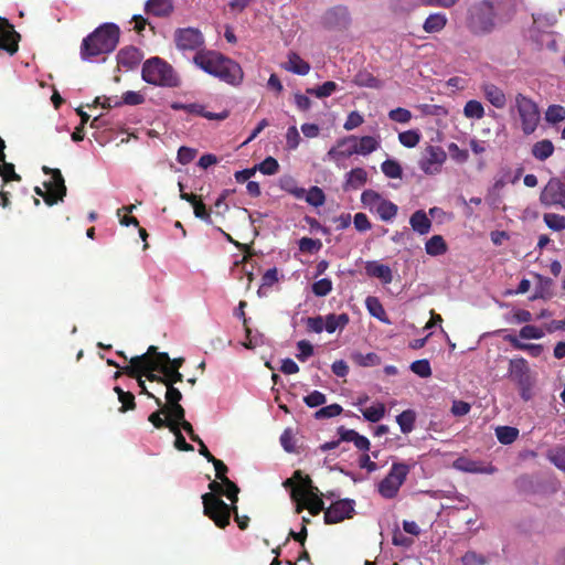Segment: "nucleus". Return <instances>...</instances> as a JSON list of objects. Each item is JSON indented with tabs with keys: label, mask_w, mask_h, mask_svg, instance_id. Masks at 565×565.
Masks as SVG:
<instances>
[{
	"label": "nucleus",
	"mask_w": 565,
	"mask_h": 565,
	"mask_svg": "<svg viewBox=\"0 0 565 565\" xmlns=\"http://www.w3.org/2000/svg\"><path fill=\"white\" fill-rule=\"evenodd\" d=\"M535 278L537 280V284H536V287H535V292L531 297V299L532 300H536V299L547 300V299H551L554 296V291H553L554 282H553V280L551 278L545 277V276L540 275V274H535Z\"/></svg>",
	"instance_id": "23"
},
{
	"label": "nucleus",
	"mask_w": 565,
	"mask_h": 565,
	"mask_svg": "<svg viewBox=\"0 0 565 565\" xmlns=\"http://www.w3.org/2000/svg\"><path fill=\"white\" fill-rule=\"evenodd\" d=\"M343 408L339 404H331L324 407H321L315 413L316 419H324L332 418L339 416L342 413Z\"/></svg>",
	"instance_id": "53"
},
{
	"label": "nucleus",
	"mask_w": 565,
	"mask_h": 565,
	"mask_svg": "<svg viewBox=\"0 0 565 565\" xmlns=\"http://www.w3.org/2000/svg\"><path fill=\"white\" fill-rule=\"evenodd\" d=\"M280 444L287 452H296V440L291 428H287L282 431Z\"/></svg>",
	"instance_id": "57"
},
{
	"label": "nucleus",
	"mask_w": 565,
	"mask_h": 565,
	"mask_svg": "<svg viewBox=\"0 0 565 565\" xmlns=\"http://www.w3.org/2000/svg\"><path fill=\"white\" fill-rule=\"evenodd\" d=\"M411 467L404 462H394L387 476L379 483V493L384 499H394L405 482Z\"/></svg>",
	"instance_id": "9"
},
{
	"label": "nucleus",
	"mask_w": 565,
	"mask_h": 565,
	"mask_svg": "<svg viewBox=\"0 0 565 565\" xmlns=\"http://www.w3.org/2000/svg\"><path fill=\"white\" fill-rule=\"evenodd\" d=\"M540 202L545 207L559 206L565 210V170L561 177L548 180L541 191Z\"/></svg>",
	"instance_id": "11"
},
{
	"label": "nucleus",
	"mask_w": 565,
	"mask_h": 565,
	"mask_svg": "<svg viewBox=\"0 0 565 565\" xmlns=\"http://www.w3.org/2000/svg\"><path fill=\"white\" fill-rule=\"evenodd\" d=\"M306 202L315 207L322 206L326 202L324 192L319 186H311L307 191Z\"/></svg>",
	"instance_id": "48"
},
{
	"label": "nucleus",
	"mask_w": 565,
	"mask_h": 565,
	"mask_svg": "<svg viewBox=\"0 0 565 565\" xmlns=\"http://www.w3.org/2000/svg\"><path fill=\"white\" fill-rule=\"evenodd\" d=\"M412 228L420 235L429 233L431 228V221L423 210L414 212L409 218Z\"/></svg>",
	"instance_id": "27"
},
{
	"label": "nucleus",
	"mask_w": 565,
	"mask_h": 565,
	"mask_svg": "<svg viewBox=\"0 0 565 565\" xmlns=\"http://www.w3.org/2000/svg\"><path fill=\"white\" fill-rule=\"evenodd\" d=\"M500 17L495 13L490 2L480 0L472 3L466 17V26L476 36L488 35L497 28V20Z\"/></svg>",
	"instance_id": "4"
},
{
	"label": "nucleus",
	"mask_w": 565,
	"mask_h": 565,
	"mask_svg": "<svg viewBox=\"0 0 565 565\" xmlns=\"http://www.w3.org/2000/svg\"><path fill=\"white\" fill-rule=\"evenodd\" d=\"M173 109H182L189 114L198 115L204 117L209 120H224L230 116L228 110H223L221 113H211L205 111L204 106L198 103L192 104H173Z\"/></svg>",
	"instance_id": "18"
},
{
	"label": "nucleus",
	"mask_w": 565,
	"mask_h": 565,
	"mask_svg": "<svg viewBox=\"0 0 565 565\" xmlns=\"http://www.w3.org/2000/svg\"><path fill=\"white\" fill-rule=\"evenodd\" d=\"M193 62L205 73L217 77L231 86H238L244 79V72L241 65L216 51H198Z\"/></svg>",
	"instance_id": "2"
},
{
	"label": "nucleus",
	"mask_w": 565,
	"mask_h": 565,
	"mask_svg": "<svg viewBox=\"0 0 565 565\" xmlns=\"http://www.w3.org/2000/svg\"><path fill=\"white\" fill-rule=\"evenodd\" d=\"M170 361V356L166 352H159L156 345H150L146 353L132 356L129 365L121 369V372H116L115 377L120 376L121 373L128 376H139L146 374L150 382H158L163 385H174L183 381V375L178 370L164 367V364Z\"/></svg>",
	"instance_id": "1"
},
{
	"label": "nucleus",
	"mask_w": 565,
	"mask_h": 565,
	"mask_svg": "<svg viewBox=\"0 0 565 565\" xmlns=\"http://www.w3.org/2000/svg\"><path fill=\"white\" fill-rule=\"evenodd\" d=\"M509 377L516 383L520 396L527 402L532 398L535 380L527 361L524 358L511 359L509 362Z\"/></svg>",
	"instance_id": "7"
},
{
	"label": "nucleus",
	"mask_w": 565,
	"mask_h": 565,
	"mask_svg": "<svg viewBox=\"0 0 565 565\" xmlns=\"http://www.w3.org/2000/svg\"><path fill=\"white\" fill-rule=\"evenodd\" d=\"M388 118L393 121L407 124L412 119V113L402 107L390 110Z\"/></svg>",
	"instance_id": "61"
},
{
	"label": "nucleus",
	"mask_w": 565,
	"mask_h": 565,
	"mask_svg": "<svg viewBox=\"0 0 565 565\" xmlns=\"http://www.w3.org/2000/svg\"><path fill=\"white\" fill-rule=\"evenodd\" d=\"M160 409L151 413L148 417V420L157 428V429H161L163 427H167L170 429L172 422L171 420H168V417H167V408L166 406H159Z\"/></svg>",
	"instance_id": "39"
},
{
	"label": "nucleus",
	"mask_w": 565,
	"mask_h": 565,
	"mask_svg": "<svg viewBox=\"0 0 565 565\" xmlns=\"http://www.w3.org/2000/svg\"><path fill=\"white\" fill-rule=\"evenodd\" d=\"M332 290V281L322 278L312 284V292L318 297L327 296Z\"/></svg>",
	"instance_id": "59"
},
{
	"label": "nucleus",
	"mask_w": 565,
	"mask_h": 565,
	"mask_svg": "<svg viewBox=\"0 0 565 565\" xmlns=\"http://www.w3.org/2000/svg\"><path fill=\"white\" fill-rule=\"evenodd\" d=\"M255 168L265 175H274L279 171V163L274 157H267Z\"/></svg>",
	"instance_id": "51"
},
{
	"label": "nucleus",
	"mask_w": 565,
	"mask_h": 565,
	"mask_svg": "<svg viewBox=\"0 0 565 565\" xmlns=\"http://www.w3.org/2000/svg\"><path fill=\"white\" fill-rule=\"evenodd\" d=\"M352 141H356V137L353 135L338 139L335 145L327 152L328 159L339 164L341 160L355 154L356 150Z\"/></svg>",
	"instance_id": "16"
},
{
	"label": "nucleus",
	"mask_w": 565,
	"mask_h": 565,
	"mask_svg": "<svg viewBox=\"0 0 565 565\" xmlns=\"http://www.w3.org/2000/svg\"><path fill=\"white\" fill-rule=\"evenodd\" d=\"M548 459L558 469L565 471V447H557L550 451Z\"/></svg>",
	"instance_id": "62"
},
{
	"label": "nucleus",
	"mask_w": 565,
	"mask_h": 565,
	"mask_svg": "<svg viewBox=\"0 0 565 565\" xmlns=\"http://www.w3.org/2000/svg\"><path fill=\"white\" fill-rule=\"evenodd\" d=\"M350 322V317L348 313H329L324 317V326L326 331L328 333H333L337 330H343Z\"/></svg>",
	"instance_id": "28"
},
{
	"label": "nucleus",
	"mask_w": 565,
	"mask_h": 565,
	"mask_svg": "<svg viewBox=\"0 0 565 565\" xmlns=\"http://www.w3.org/2000/svg\"><path fill=\"white\" fill-rule=\"evenodd\" d=\"M366 274L370 277L379 278L383 284H390L393 280V274L390 266L377 262H369L365 266Z\"/></svg>",
	"instance_id": "25"
},
{
	"label": "nucleus",
	"mask_w": 565,
	"mask_h": 565,
	"mask_svg": "<svg viewBox=\"0 0 565 565\" xmlns=\"http://www.w3.org/2000/svg\"><path fill=\"white\" fill-rule=\"evenodd\" d=\"M482 93L486 99L495 108L502 109L507 105L504 92L494 84L487 83L482 85Z\"/></svg>",
	"instance_id": "21"
},
{
	"label": "nucleus",
	"mask_w": 565,
	"mask_h": 565,
	"mask_svg": "<svg viewBox=\"0 0 565 565\" xmlns=\"http://www.w3.org/2000/svg\"><path fill=\"white\" fill-rule=\"evenodd\" d=\"M463 114L467 118L481 119L484 116V108L480 102L471 99L466 103Z\"/></svg>",
	"instance_id": "46"
},
{
	"label": "nucleus",
	"mask_w": 565,
	"mask_h": 565,
	"mask_svg": "<svg viewBox=\"0 0 565 565\" xmlns=\"http://www.w3.org/2000/svg\"><path fill=\"white\" fill-rule=\"evenodd\" d=\"M141 76L145 82L156 86L172 88L180 85V78L173 67L158 56L143 63Z\"/></svg>",
	"instance_id": "5"
},
{
	"label": "nucleus",
	"mask_w": 565,
	"mask_h": 565,
	"mask_svg": "<svg viewBox=\"0 0 565 565\" xmlns=\"http://www.w3.org/2000/svg\"><path fill=\"white\" fill-rule=\"evenodd\" d=\"M461 561L463 565H486V558L473 551H468Z\"/></svg>",
	"instance_id": "64"
},
{
	"label": "nucleus",
	"mask_w": 565,
	"mask_h": 565,
	"mask_svg": "<svg viewBox=\"0 0 565 565\" xmlns=\"http://www.w3.org/2000/svg\"><path fill=\"white\" fill-rule=\"evenodd\" d=\"M495 436L501 444L510 445L516 440L519 429L511 426H499L495 429Z\"/></svg>",
	"instance_id": "38"
},
{
	"label": "nucleus",
	"mask_w": 565,
	"mask_h": 565,
	"mask_svg": "<svg viewBox=\"0 0 565 565\" xmlns=\"http://www.w3.org/2000/svg\"><path fill=\"white\" fill-rule=\"evenodd\" d=\"M299 353L296 355L301 362L307 361L313 354V345L308 340H300L297 343Z\"/></svg>",
	"instance_id": "63"
},
{
	"label": "nucleus",
	"mask_w": 565,
	"mask_h": 565,
	"mask_svg": "<svg viewBox=\"0 0 565 565\" xmlns=\"http://www.w3.org/2000/svg\"><path fill=\"white\" fill-rule=\"evenodd\" d=\"M545 120L555 125L565 120V107L562 105H550L545 111Z\"/></svg>",
	"instance_id": "43"
},
{
	"label": "nucleus",
	"mask_w": 565,
	"mask_h": 565,
	"mask_svg": "<svg viewBox=\"0 0 565 565\" xmlns=\"http://www.w3.org/2000/svg\"><path fill=\"white\" fill-rule=\"evenodd\" d=\"M446 158L447 154L441 147L429 145L425 148L419 167L426 174H435L440 171Z\"/></svg>",
	"instance_id": "14"
},
{
	"label": "nucleus",
	"mask_w": 565,
	"mask_h": 565,
	"mask_svg": "<svg viewBox=\"0 0 565 565\" xmlns=\"http://www.w3.org/2000/svg\"><path fill=\"white\" fill-rule=\"evenodd\" d=\"M396 422L403 434H409L415 427L416 413L413 409L403 411L397 415Z\"/></svg>",
	"instance_id": "34"
},
{
	"label": "nucleus",
	"mask_w": 565,
	"mask_h": 565,
	"mask_svg": "<svg viewBox=\"0 0 565 565\" xmlns=\"http://www.w3.org/2000/svg\"><path fill=\"white\" fill-rule=\"evenodd\" d=\"M0 175L4 182L21 180V177L14 170V166L12 163L6 162L4 159L0 164Z\"/></svg>",
	"instance_id": "56"
},
{
	"label": "nucleus",
	"mask_w": 565,
	"mask_h": 565,
	"mask_svg": "<svg viewBox=\"0 0 565 565\" xmlns=\"http://www.w3.org/2000/svg\"><path fill=\"white\" fill-rule=\"evenodd\" d=\"M294 479L300 481V487L302 489L301 491L299 489H295L292 491L294 498H296L298 493L305 498L312 492L319 491V489L316 486H313L311 478L309 476H302V472L300 470H296L294 472V478L287 479L284 486H291L294 483Z\"/></svg>",
	"instance_id": "20"
},
{
	"label": "nucleus",
	"mask_w": 565,
	"mask_h": 565,
	"mask_svg": "<svg viewBox=\"0 0 565 565\" xmlns=\"http://www.w3.org/2000/svg\"><path fill=\"white\" fill-rule=\"evenodd\" d=\"M446 24L447 18L444 13H433L427 17L423 28L427 33H436L441 31Z\"/></svg>",
	"instance_id": "32"
},
{
	"label": "nucleus",
	"mask_w": 565,
	"mask_h": 565,
	"mask_svg": "<svg viewBox=\"0 0 565 565\" xmlns=\"http://www.w3.org/2000/svg\"><path fill=\"white\" fill-rule=\"evenodd\" d=\"M42 171L45 174L51 175V180L45 181L43 183V186L45 189L44 202L49 206H52L58 202H62L64 200V198L66 196L67 190H66L65 180L62 175L61 170L43 166Z\"/></svg>",
	"instance_id": "10"
},
{
	"label": "nucleus",
	"mask_w": 565,
	"mask_h": 565,
	"mask_svg": "<svg viewBox=\"0 0 565 565\" xmlns=\"http://www.w3.org/2000/svg\"><path fill=\"white\" fill-rule=\"evenodd\" d=\"M322 244L320 239H313L310 237H302L299 241V249L302 253H309L312 254L315 252H318L321 248Z\"/></svg>",
	"instance_id": "58"
},
{
	"label": "nucleus",
	"mask_w": 565,
	"mask_h": 565,
	"mask_svg": "<svg viewBox=\"0 0 565 565\" xmlns=\"http://www.w3.org/2000/svg\"><path fill=\"white\" fill-rule=\"evenodd\" d=\"M355 501L352 499H341L333 502L324 510V523L337 524L347 519H352L355 514Z\"/></svg>",
	"instance_id": "12"
},
{
	"label": "nucleus",
	"mask_w": 565,
	"mask_h": 565,
	"mask_svg": "<svg viewBox=\"0 0 565 565\" xmlns=\"http://www.w3.org/2000/svg\"><path fill=\"white\" fill-rule=\"evenodd\" d=\"M245 307H246V302L239 301L238 309L236 311V316H237V318L242 319L243 326H244V329L246 332V341L243 343L244 347L247 349H254L257 345V343L254 342L252 339V335H250L252 331L248 327V319L246 318L245 311H244Z\"/></svg>",
	"instance_id": "41"
},
{
	"label": "nucleus",
	"mask_w": 565,
	"mask_h": 565,
	"mask_svg": "<svg viewBox=\"0 0 565 565\" xmlns=\"http://www.w3.org/2000/svg\"><path fill=\"white\" fill-rule=\"evenodd\" d=\"M170 431L174 435V447L180 451H193L194 448L192 445L186 443L184 436L182 435L181 430L175 426L171 425Z\"/></svg>",
	"instance_id": "54"
},
{
	"label": "nucleus",
	"mask_w": 565,
	"mask_h": 565,
	"mask_svg": "<svg viewBox=\"0 0 565 565\" xmlns=\"http://www.w3.org/2000/svg\"><path fill=\"white\" fill-rule=\"evenodd\" d=\"M365 307L372 317L379 319L383 323H386V324L392 323V321L388 319V317L386 315V311H385L383 305L381 303V301L377 297L369 296L365 299Z\"/></svg>",
	"instance_id": "26"
},
{
	"label": "nucleus",
	"mask_w": 565,
	"mask_h": 565,
	"mask_svg": "<svg viewBox=\"0 0 565 565\" xmlns=\"http://www.w3.org/2000/svg\"><path fill=\"white\" fill-rule=\"evenodd\" d=\"M224 479L225 480H223V484L225 488H223L222 495H225L231 501L230 505H236L238 501L239 488L235 482H233L228 478Z\"/></svg>",
	"instance_id": "50"
},
{
	"label": "nucleus",
	"mask_w": 565,
	"mask_h": 565,
	"mask_svg": "<svg viewBox=\"0 0 565 565\" xmlns=\"http://www.w3.org/2000/svg\"><path fill=\"white\" fill-rule=\"evenodd\" d=\"M337 88H338V85L335 82L328 81V82H324L320 86L308 88L307 94L313 95L318 98H324V97L330 96L332 93H334L337 90Z\"/></svg>",
	"instance_id": "42"
},
{
	"label": "nucleus",
	"mask_w": 565,
	"mask_h": 565,
	"mask_svg": "<svg viewBox=\"0 0 565 565\" xmlns=\"http://www.w3.org/2000/svg\"><path fill=\"white\" fill-rule=\"evenodd\" d=\"M411 370L420 377H429L431 375V367L429 361L426 359L414 361L411 364Z\"/></svg>",
	"instance_id": "55"
},
{
	"label": "nucleus",
	"mask_w": 565,
	"mask_h": 565,
	"mask_svg": "<svg viewBox=\"0 0 565 565\" xmlns=\"http://www.w3.org/2000/svg\"><path fill=\"white\" fill-rule=\"evenodd\" d=\"M448 246L441 235L431 236L425 244V250L430 256L444 255Z\"/></svg>",
	"instance_id": "30"
},
{
	"label": "nucleus",
	"mask_w": 565,
	"mask_h": 565,
	"mask_svg": "<svg viewBox=\"0 0 565 565\" xmlns=\"http://www.w3.org/2000/svg\"><path fill=\"white\" fill-rule=\"evenodd\" d=\"M367 181V173L363 168H354L347 174L345 189H359Z\"/></svg>",
	"instance_id": "31"
},
{
	"label": "nucleus",
	"mask_w": 565,
	"mask_h": 565,
	"mask_svg": "<svg viewBox=\"0 0 565 565\" xmlns=\"http://www.w3.org/2000/svg\"><path fill=\"white\" fill-rule=\"evenodd\" d=\"M543 218L548 228L553 231L565 230V216L556 213H546Z\"/></svg>",
	"instance_id": "52"
},
{
	"label": "nucleus",
	"mask_w": 565,
	"mask_h": 565,
	"mask_svg": "<svg viewBox=\"0 0 565 565\" xmlns=\"http://www.w3.org/2000/svg\"><path fill=\"white\" fill-rule=\"evenodd\" d=\"M20 34L7 19H0V50L13 55L19 50Z\"/></svg>",
	"instance_id": "15"
},
{
	"label": "nucleus",
	"mask_w": 565,
	"mask_h": 565,
	"mask_svg": "<svg viewBox=\"0 0 565 565\" xmlns=\"http://www.w3.org/2000/svg\"><path fill=\"white\" fill-rule=\"evenodd\" d=\"M142 58L141 52L139 49L135 46H126L119 50L117 54L118 65L132 70L136 67Z\"/></svg>",
	"instance_id": "19"
},
{
	"label": "nucleus",
	"mask_w": 565,
	"mask_h": 565,
	"mask_svg": "<svg viewBox=\"0 0 565 565\" xmlns=\"http://www.w3.org/2000/svg\"><path fill=\"white\" fill-rule=\"evenodd\" d=\"M174 42L180 51H196L204 45V35L196 28H180L174 32Z\"/></svg>",
	"instance_id": "13"
},
{
	"label": "nucleus",
	"mask_w": 565,
	"mask_h": 565,
	"mask_svg": "<svg viewBox=\"0 0 565 565\" xmlns=\"http://www.w3.org/2000/svg\"><path fill=\"white\" fill-rule=\"evenodd\" d=\"M375 210L382 221L388 222L396 216L398 207L395 203L388 200H382L376 205Z\"/></svg>",
	"instance_id": "35"
},
{
	"label": "nucleus",
	"mask_w": 565,
	"mask_h": 565,
	"mask_svg": "<svg viewBox=\"0 0 565 565\" xmlns=\"http://www.w3.org/2000/svg\"><path fill=\"white\" fill-rule=\"evenodd\" d=\"M320 491L312 492L305 497V504L306 508L309 510L311 515H318L320 512L324 511L327 508H324V503L321 499Z\"/></svg>",
	"instance_id": "36"
},
{
	"label": "nucleus",
	"mask_w": 565,
	"mask_h": 565,
	"mask_svg": "<svg viewBox=\"0 0 565 565\" xmlns=\"http://www.w3.org/2000/svg\"><path fill=\"white\" fill-rule=\"evenodd\" d=\"M114 391L118 395V399L121 403L119 408L120 413H126L136 408L135 395L132 393L125 392L120 386H115Z\"/></svg>",
	"instance_id": "37"
},
{
	"label": "nucleus",
	"mask_w": 565,
	"mask_h": 565,
	"mask_svg": "<svg viewBox=\"0 0 565 565\" xmlns=\"http://www.w3.org/2000/svg\"><path fill=\"white\" fill-rule=\"evenodd\" d=\"M168 420H171L179 428V423L185 420V409L180 403L166 406Z\"/></svg>",
	"instance_id": "47"
},
{
	"label": "nucleus",
	"mask_w": 565,
	"mask_h": 565,
	"mask_svg": "<svg viewBox=\"0 0 565 565\" xmlns=\"http://www.w3.org/2000/svg\"><path fill=\"white\" fill-rule=\"evenodd\" d=\"M554 152V145L548 139L537 141L532 147V154L535 159L544 161L550 158Z\"/></svg>",
	"instance_id": "33"
},
{
	"label": "nucleus",
	"mask_w": 565,
	"mask_h": 565,
	"mask_svg": "<svg viewBox=\"0 0 565 565\" xmlns=\"http://www.w3.org/2000/svg\"><path fill=\"white\" fill-rule=\"evenodd\" d=\"M120 30L115 23H103L83 39L79 55L83 61L107 55L115 51L119 43Z\"/></svg>",
	"instance_id": "3"
},
{
	"label": "nucleus",
	"mask_w": 565,
	"mask_h": 565,
	"mask_svg": "<svg viewBox=\"0 0 565 565\" xmlns=\"http://www.w3.org/2000/svg\"><path fill=\"white\" fill-rule=\"evenodd\" d=\"M422 135L418 130L412 129L398 134L399 142L406 148H414L420 141Z\"/></svg>",
	"instance_id": "45"
},
{
	"label": "nucleus",
	"mask_w": 565,
	"mask_h": 565,
	"mask_svg": "<svg viewBox=\"0 0 565 565\" xmlns=\"http://www.w3.org/2000/svg\"><path fill=\"white\" fill-rule=\"evenodd\" d=\"M352 360L355 364L360 365V366H376V365H380L381 364V358L374 353V352H370V353H366V354H362V353H353L352 354Z\"/></svg>",
	"instance_id": "40"
},
{
	"label": "nucleus",
	"mask_w": 565,
	"mask_h": 565,
	"mask_svg": "<svg viewBox=\"0 0 565 565\" xmlns=\"http://www.w3.org/2000/svg\"><path fill=\"white\" fill-rule=\"evenodd\" d=\"M352 143L356 150L355 154L362 156H367L380 147L379 140L372 136H363L361 138L356 137V141H352Z\"/></svg>",
	"instance_id": "29"
},
{
	"label": "nucleus",
	"mask_w": 565,
	"mask_h": 565,
	"mask_svg": "<svg viewBox=\"0 0 565 565\" xmlns=\"http://www.w3.org/2000/svg\"><path fill=\"white\" fill-rule=\"evenodd\" d=\"M303 402L308 407L313 408L323 405L327 402V397L319 391H312L303 397Z\"/></svg>",
	"instance_id": "60"
},
{
	"label": "nucleus",
	"mask_w": 565,
	"mask_h": 565,
	"mask_svg": "<svg viewBox=\"0 0 565 565\" xmlns=\"http://www.w3.org/2000/svg\"><path fill=\"white\" fill-rule=\"evenodd\" d=\"M516 111L521 130L525 136L532 135L541 120V114L537 104L530 97L522 93H518L514 96V104L511 107V111Z\"/></svg>",
	"instance_id": "6"
},
{
	"label": "nucleus",
	"mask_w": 565,
	"mask_h": 565,
	"mask_svg": "<svg viewBox=\"0 0 565 565\" xmlns=\"http://www.w3.org/2000/svg\"><path fill=\"white\" fill-rule=\"evenodd\" d=\"M362 413L366 420H369L371 423H377L385 415V405L382 403H379L375 406H371V407L363 409Z\"/></svg>",
	"instance_id": "49"
},
{
	"label": "nucleus",
	"mask_w": 565,
	"mask_h": 565,
	"mask_svg": "<svg viewBox=\"0 0 565 565\" xmlns=\"http://www.w3.org/2000/svg\"><path fill=\"white\" fill-rule=\"evenodd\" d=\"M284 68L297 75H307L310 72V64L300 57L299 54L290 52L288 61L284 64Z\"/></svg>",
	"instance_id": "24"
},
{
	"label": "nucleus",
	"mask_w": 565,
	"mask_h": 565,
	"mask_svg": "<svg viewBox=\"0 0 565 565\" xmlns=\"http://www.w3.org/2000/svg\"><path fill=\"white\" fill-rule=\"evenodd\" d=\"M454 468L470 473H484L493 475L497 468L491 463H483L481 461L471 460L466 457H459L454 461Z\"/></svg>",
	"instance_id": "17"
},
{
	"label": "nucleus",
	"mask_w": 565,
	"mask_h": 565,
	"mask_svg": "<svg viewBox=\"0 0 565 565\" xmlns=\"http://www.w3.org/2000/svg\"><path fill=\"white\" fill-rule=\"evenodd\" d=\"M203 513L220 529L230 524L233 505L225 503L218 495L204 493L202 495Z\"/></svg>",
	"instance_id": "8"
},
{
	"label": "nucleus",
	"mask_w": 565,
	"mask_h": 565,
	"mask_svg": "<svg viewBox=\"0 0 565 565\" xmlns=\"http://www.w3.org/2000/svg\"><path fill=\"white\" fill-rule=\"evenodd\" d=\"M382 172L390 179H401L403 170L401 164L393 159H387L381 164Z\"/></svg>",
	"instance_id": "44"
},
{
	"label": "nucleus",
	"mask_w": 565,
	"mask_h": 565,
	"mask_svg": "<svg viewBox=\"0 0 565 565\" xmlns=\"http://www.w3.org/2000/svg\"><path fill=\"white\" fill-rule=\"evenodd\" d=\"M145 11L148 14L164 18L172 13L173 3L171 0H148L145 4Z\"/></svg>",
	"instance_id": "22"
}]
</instances>
